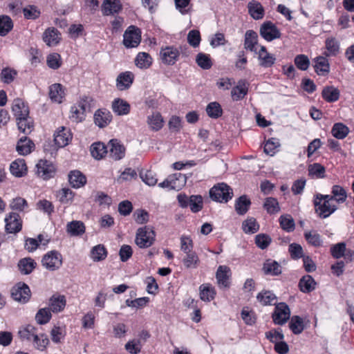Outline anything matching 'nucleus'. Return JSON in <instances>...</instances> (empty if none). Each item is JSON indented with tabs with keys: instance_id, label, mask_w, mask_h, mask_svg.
I'll return each instance as SVG.
<instances>
[{
	"instance_id": "obj_51",
	"label": "nucleus",
	"mask_w": 354,
	"mask_h": 354,
	"mask_svg": "<svg viewBox=\"0 0 354 354\" xmlns=\"http://www.w3.org/2000/svg\"><path fill=\"white\" fill-rule=\"evenodd\" d=\"M24 17L27 19H36L41 15L39 9L34 5H28L23 8Z\"/></svg>"
},
{
	"instance_id": "obj_59",
	"label": "nucleus",
	"mask_w": 354,
	"mask_h": 354,
	"mask_svg": "<svg viewBox=\"0 0 354 354\" xmlns=\"http://www.w3.org/2000/svg\"><path fill=\"white\" fill-rule=\"evenodd\" d=\"M95 106V101L93 98L88 95H83L81 97L80 102H79V106L81 109V110L83 111V112H85L86 111H90L91 109L94 107Z\"/></svg>"
},
{
	"instance_id": "obj_47",
	"label": "nucleus",
	"mask_w": 354,
	"mask_h": 354,
	"mask_svg": "<svg viewBox=\"0 0 354 354\" xmlns=\"http://www.w3.org/2000/svg\"><path fill=\"white\" fill-rule=\"evenodd\" d=\"M263 207L269 214H274L280 211V207L277 200L272 197L266 198Z\"/></svg>"
},
{
	"instance_id": "obj_31",
	"label": "nucleus",
	"mask_w": 354,
	"mask_h": 354,
	"mask_svg": "<svg viewBox=\"0 0 354 354\" xmlns=\"http://www.w3.org/2000/svg\"><path fill=\"white\" fill-rule=\"evenodd\" d=\"M322 97L328 102H334L339 100V91L333 86H325L322 92Z\"/></svg>"
},
{
	"instance_id": "obj_3",
	"label": "nucleus",
	"mask_w": 354,
	"mask_h": 354,
	"mask_svg": "<svg viewBox=\"0 0 354 354\" xmlns=\"http://www.w3.org/2000/svg\"><path fill=\"white\" fill-rule=\"evenodd\" d=\"M155 232L149 226L138 229L135 242L140 248H147L153 245L155 241Z\"/></svg>"
},
{
	"instance_id": "obj_55",
	"label": "nucleus",
	"mask_w": 354,
	"mask_h": 354,
	"mask_svg": "<svg viewBox=\"0 0 354 354\" xmlns=\"http://www.w3.org/2000/svg\"><path fill=\"white\" fill-rule=\"evenodd\" d=\"M326 177V168L320 163L311 164V178H324Z\"/></svg>"
},
{
	"instance_id": "obj_42",
	"label": "nucleus",
	"mask_w": 354,
	"mask_h": 354,
	"mask_svg": "<svg viewBox=\"0 0 354 354\" xmlns=\"http://www.w3.org/2000/svg\"><path fill=\"white\" fill-rule=\"evenodd\" d=\"M242 229L245 234H254L259 231V225L254 218L250 217L243 222Z\"/></svg>"
},
{
	"instance_id": "obj_23",
	"label": "nucleus",
	"mask_w": 354,
	"mask_h": 354,
	"mask_svg": "<svg viewBox=\"0 0 354 354\" xmlns=\"http://www.w3.org/2000/svg\"><path fill=\"white\" fill-rule=\"evenodd\" d=\"M34 147V143L27 136H23L17 142L16 150L19 154L26 156L31 152Z\"/></svg>"
},
{
	"instance_id": "obj_10",
	"label": "nucleus",
	"mask_w": 354,
	"mask_h": 354,
	"mask_svg": "<svg viewBox=\"0 0 354 354\" xmlns=\"http://www.w3.org/2000/svg\"><path fill=\"white\" fill-rule=\"evenodd\" d=\"M37 173L44 180H48L54 177L56 173L55 165L46 160H40L36 165Z\"/></svg>"
},
{
	"instance_id": "obj_18",
	"label": "nucleus",
	"mask_w": 354,
	"mask_h": 354,
	"mask_svg": "<svg viewBox=\"0 0 354 354\" xmlns=\"http://www.w3.org/2000/svg\"><path fill=\"white\" fill-rule=\"evenodd\" d=\"M12 111L16 120L29 116L28 106L19 98L14 100Z\"/></svg>"
},
{
	"instance_id": "obj_25",
	"label": "nucleus",
	"mask_w": 354,
	"mask_h": 354,
	"mask_svg": "<svg viewBox=\"0 0 354 354\" xmlns=\"http://www.w3.org/2000/svg\"><path fill=\"white\" fill-rule=\"evenodd\" d=\"M313 67L318 75L326 77L328 75L330 71L328 61L324 57H317L315 59V64Z\"/></svg>"
},
{
	"instance_id": "obj_30",
	"label": "nucleus",
	"mask_w": 354,
	"mask_h": 354,
	"mask_svg": "<svg viewBox=\"0 0 354 354\" xmlns=\"http://www.w3.org/2000/svg\"><path fill=\"white\" fill-rule=\"evenodd\" d=\"M64 95V88L62 84H54L49 87V97L52 101L61 103Z\"/></svg>"
},
{
	"instance_id": "obj_12",
	"label": "nucleus",
	"mask_w": 354,
	"mask_h": 354,
	"mask_svg": "<svg viewBox=\"0 0 354 354\" xmlns=\"http://www.w3.org/2000/svg\"><path fill=\"white\" fill-rule=\"evenodd\" d=\"M230 276L231 270L229 267L226 266H218L216 273V279L219 287L223 288H229Z\"/></svg>"
},
{
	"instance_id": "obj_54",
	"label": "nucleus",
	"mask_w": 354,
	"mask_h": 354,
	"mask_svg": "<svg viewBox=\"0 0 354 354\" xmlns=\"http://www.w3.org/2000/svg\"><path fill=\"white\" fill-rule=\"evenodd\" d=\"M51 318V313L48 308H41L35 315V319L39 324L48 323Z\"/></svg>"
},
{
	"instance_id": "obj_15",
	"label": "nucleus",
	"mask_w": 354,
	"mask_h": 354,
	"mask_svg": "<svg viewBox=\"0 0 354 354\" xmlns=\"http://www.w3.org/2000/svg\"><path fill=\"white\" fill-rule=\"evenodd\" d=\"M160 54L162 62L167 65H174L179 56L178 50L173 46L162 48Z\"/></svg>"
},
{
	"instance_id": "obj_14",
	"label": "nucleus",
	"mask_w": 354,
	"mask_h": 354,
	"mask_svg": "<svg viewBox=\"0 0 354 354\" xmlns=\"http://www.w3.org/2000/svg\"><path fill=\"white\" fill-rule=\"evenodd\" d=\"M109 156L115 160H121L124 157L125 148L118 140L112 139L109 142Z\"/></svg>"
},
{
	"instance_id": "obj_53",
	"label": "nucleus",
	"mask_w": 354,
	"mask_h": 354,
	"mask_svg": "<svg viewBox=\"0 0 354 354\" xmlns=\"http://www.w3.org/2000/svg\"><path fill=\"white\" fill-rule=\"evenodd\" d=\"M163 120L158 113L148 117V124L153 130L158 131L162 127Z\"/></svg>"
},
{
	"instance_id": "obj_35",
	"label": "nucleus",
	"mask_w": 354,
	"mask_h": 354,
	"mask_svg": "<svg viewBox=\"0 0 354 354\" xmlns=\"http://www.w3.org/2000/svg\"><path fill=\"white\" fill-rule=\"evenodd\" d=\"M331 194L334 201L341 204L344 203L347 198V192L344 187L339 185H334L331 187Z\"/></svg>"
},
{
	"instance_id": "obj_6",
	"label": "nucleus",
	"mask_w": 354,
	"mask_h": 354,
	"mask_svg": "<svg viewBox=\"0 0 354 354\" xmlns=\"http://www.w3.org/2000/svg\"><path fill=\"white\" fill-rule=\"evenodd\" d=\"M5 231L8 234H17L22 229V221L17 212H10L5 217Z\"/></svg>"
},
{
	"instance_id": "obj_1",
	"label": "nucleus",
	"mask_w": 354,
	"mask_h": 354,
	"mask_svg": "<svg viewBox=\"0 0 354 354\" xmlns=\"http://www.w3.org/2000/svg\"><path fill=\"white\" fill-rule=\"evenodd\" d=\"M209 198L215 202L227 203L233 196L232 189L226 183L214 185L209 191Z\"/></svg>"
},
{
	"instance_id": "obj_29",
	"label": "nucleus",
	"mask_w": 354,
	"mask_h": 354,
	"mask_svg": "<svg viewBox=\"0 0 354 354\" xmlns=\"http://www.w3.org/2000/svg\"><path fill=\"white\" fill-rule=\"evenodd\" d=\"M121 8L118 0H105L102 4V11L104 15H110L118 13Z\"/></svg>"
},
{
	"instance_id": "obj_13",
	"label": "nucleus",
	"mask_w": 354,
	"mask_h": 354,
	"mask_svg": "<svg viewBox=\"0 0 354 354\" xmlns=\"http://www.w3.org/2000/svg\"><path fill=\"white\" fill-rule=\"evenodd\" d=\"M72 139V134L68 129L62 127L54 134V142L58 147L66 146Z\"/></svg>"
},
{
	"instance_id": "obj_11",
	"label": "nucleus",
	"mask_w": 354,
	"mask_h": 354,
	"mask_svg": "<svg viewBox=\"0 0 354 354\" xmlns=\"http://www.w3.org/2000/svg\"><path fill=\"white\" fill-rule=\"evenodd\" d=\"M12 298L21 303H26L30 297V290L24 283H19L11 291Z\"/></svg>"
},
{
	"instance_id": "obj_4",
	"label": "nucleus",
	"mask_w": 354,
	"mask_h": 354,
	"mask_svg": "<svg viewBox=\"0 0 354 354\" xmlns=\"http://www.w3.org/2000/svg\"><path fill=\"white\" fill-rule=\"evenodd\" d=\"M141 31L140 28L130 26L123 35V44L127 48H134L139 45L141 40Z\"/></svg>"
},
{
	"instance_id": "obj_49",
	"label": "nucleus",
	"mask_w": 354,
	"mask_h": 354,
	"mask_svg": "<svg viewBox=\"0 0 354 354\" xmlns=\"http://www.w3.org/2000/svg\"><path fill=\"white\" fill-rule=\"evenodd\" d=\"M289 327L294 334H300L304 330L303 319L299 316H293L289 322Z\"/></svg>"
},
{
	"instance_id": "obj_33",
	"label": "nucleus",
	"mask_w": 354,
	"mask_h": 354,
	"mask_svg": "<svg viewBox=\"0 0 354 354\" xmlns=\"http://www.w3.org/2000/svg\"><path fill=\"white\" fill-rule=\"evenodd\" d=\"M113 111L118 115H127L129 113V104L122 99H115L112 103Z\"/></svg>"
},
{
	"instance_id": "obj_60",
	"label": "nucleus",
	"mask_w": 354,
	"mask_h": 354,
	"mask_svg": "<svg viewBox=\"0 0 354 354\" xmlns=\"http://www.w3.org/2000/svg\"><path fill=\"white\" fill-rule=\"evenodd\" d=\"M28 203L26 199L21 197H17L13 198L10 203V207L12 210H17L19 212L24 211L26 208L28 207Z\"/></svg>"
},
{
	"instance_id": "obj_46",
	"label": "nucleus",
	"mask_w": 354,
	"mask_h": 354,
	"mask_svg": "<svg viewBox=\"0 0 354 354\" xmlns=\"http://www.w3.org/2000/svg\"><path fill=\"white\" fill-rule=\"evenodd\" d=\"M13 28L11 18L7 15L0 16V36H6Z\"/></svg>"
},
{
	"instance_id": "obj_37",
	"label": "nucleus",
	"mask_w": 354,
	"mask_h": 354,
	"mask_svg": "<svg viewBox=\"0 0 354 354\" xmlns=\"http://www.w3.org/2000/svg\"><path fill=\"white\" fill-rule=\"evenodd\" d=\"M348 133V127L342 122L334 124L331 129L332 135L337 139H344Z\"/></svg>"
},
{
	"instance_id": "obj_20",
	"label": "nucleus",
	"mask_w": 354,
	"mask_h": 354,
	"mask_svg": "<svg viewBox=\"0 0 354 354\" xmlns=\"http://www.w3.org/2000/svg\"><path fill=\"white\" fill-rule=\"evenodd\" d=\"M262 270L266 275L278 276L281 273V267L276 261L268 259L263 263Z\"/></svg>"
},
{
	"instance_id": "obj_39",
	"label": "nucleus",
	"mask_w": 354,
	"mask_h": 354,
	"mask_svg": "<svg viewBox=\"0 0 354 354\" xmlns=\"http://www.w3.org/2000/svg\"><path fill=\"white\" fill-rule=\"evenodd\" d=\"M16 120L18 129L22 133L25 134H28L33 130V122L29 116L22 118L20 119H17Z\"/></svg>"
},
{
	"instance_id": "obj_50",
	"label": "nucleus",
	"mask_w": 354,
	"mask_h": 354,
	"mask_svg": "<svg viewBox=\"0 0 354 354\" xmlns=\"http://www.w3.org/2000/svg\"><path fill=\"white\" fill-rule=\"evenodd\" d=\"M196 62L197 64L203 69H209L212 66V62L209 55L200 53L197 55Z\"/></svg>"
},
{
	"instance_id": "obj_63",
	"label": "nucleus",
	"mask_w": 354,
	"mask_h": 354,
	"mask_svg": "<svg viewBox=\"0 0 354 354\" xmlns=\"http://www.w3.org/2000/svg\"><path fill=\"white\" fill-rule=\"evenodd\" d=\"M142 348L140 339H133L125 344V349L131 354H138Z\"/></svg>"
},
{
	"instance_id": "obj_7",
	"label": "nucleus",
	"mask_w": 354,
	"mask_h": 354,
	"mask_svg": "<svg viewBox=\"0 0 354 354\" xmlns=\"http://www.w3.org/2000/svg\"><path fill=\"white\" fill-rule=\"evenodd\" d=\"M41 263L47 270H57L62 263V254L56 250L50 251L43 257Z\"/></svg>"
},
{
	"instance_id": "obj_34",
	"label": "nucleus",
	"mask_w": 354,
	"mask_h": 354,
	"mask_svg": "<svg viewBox=\"0 0 354 354\" xmlns=\"http://www.w3.org/2000/svg\"><path fill=\"white\" fill-rule=\"evenodd\" d=\"M200 298L204 301H210L214 299L216 295L214 288L209 283L202 284L200 288Z\"/></svg>"
},
{
	"instance_id": "obj_32",
	"label": "nucleus",
	"mask_w": 354,
	"mask_h": 354,
	"mask_svg": "<svg viewBox=\"0 0 354 354\" xmlns=\"http://www.w3.org/2000/svg\"><path fill=\"white\" fill-rule=\"evenodd\" d=\"M66 231L71 236H80L85 232V225L82 221H73L67 223Z\"/></svg>"
},
{
	"instance_id": "obj_8",
	"label": "nucleus",
	"mask_w": 354,
	"mask_h": 354,
	"mask_svg": "<svg viewBox=\"0 0 354 354\" xmlns=\"http://www.w3.org/2000/svg\"><path fill=\"white\" fill-rule=\"evenodd\" d=\"M290 315V310L288 306L284 302H281L275 306L272 318L275 324L283 325L289 319Z\"/></svg>"
},
{
	"instance_id": "obj_40",
	"label": "nucleus",
	"mask_w": 354,
	"mask_h": 354,
	"mask_svg": "<svg viewBox=\"0 0 354 354\" xmlns=\"http://www.w3.org/2000/svg\"><path fill=\"white\" fill-rule=\"evenodd\" d=\"M135 63L140 68H148L152 64V58L147 53H139L136 57Z\"/></svg>"
},
{
	"instance_id": "obj_5",
	"label": "nucleus",
	"mask_w": 354,
	"mask_h": 354,
	"mask_svg": "<svg viewBox=\"0 0 354 354\" xmlns=\"http://www.w3.org/2000/svg\"><path fill=\"white\" fill-rule=\"evenodd\" d=\"M260 35L267 41H272L281 37V32L277 26L270 21L263 22L259 30Z\"/></svg>"
},
{
	"instance_id": "obj_41",
	"label": "nucleus",
	"mask_w": 354,
	"mask_h": 354,
	"mask_svg": "<svg viewBox=\"0 0 354 354\" xmlns=\"http://www.w3.org/2000/svg\"><path fill=\"white\" fill-rule=\"evenodd\" d=\"M107 153L106 147L102 142H95L91 146V153L95 159L100 160Z\"/></svg>"
},
{
	"instance_id": "obj_36",
	"label": "nucleus",
	"mask_w": 354,
	"mask_h": 354,
	"mask_svg": "<svg viewBox=\"0 0 354 354\" xmlns=\"http://www.w3.org/2000/svg\"><path fill=\"white\" fill-rule=\"evenodd\" d=\"M49 304L50 306V310L53 313L60 312L66 306L65 297L63 295H53L50 299Z\"/></svg>"
},
{
	"instance_id": "obj_61",
	"label": "nucleus",
	"mask_w": 354,
	"mask_h": 354,
	"mask_svg": "<svg viewBox=\"0 0 354 354\" xmlns=\"http://www.w3.org/2000/svg\"><path fill=\"white\" fill-rule=\"evenodd\" d=\"M271 241V238L266 234H259L255 236V243L261 250L267 248Z\"/></svg>"
},
{
	"instance_id": "obj_48",
	"label": "nucleus",
	"mask_w": 354,
	"mask_h": 354,
	"mask_svg": "<svg viewBox=\"0 0 354 354\" xmlns=\"http://www.w3.org/2000/svg\"><path fill=\"white\" fill-rule=\"evenodd\" d=\"M257 300L264 306L272 305V301L277 299L276 295L270 290H264L257 296Z\"/></svg>"
},
{
	"instance_id": "obj_24",
	"label": "nucleus",
	"mask_w": 354,
	"mask_h": 354,
	"mask_svg": "<svg viewBox=\"0 0 354 354\" xmlns=\"http://www.w3.org/2000/svg\"><path fill=\"white\" fill-rule=\"evenodd\" d=\"M248 8L249 14L254 19L259 20L264 17V8L259 2L254 0L250 1Z\"/></svg>"
},
{
	"instance_id": "obj_26",
	"label": "nucleus",
	"mask_w": 354,
	"mask_h": 354,
	"mask_svg": "<svg viewBox=\"0 0 354 354\" xmlns=\"http://www.w3.org/2000/svg\"><path fill=\"white\" fill-rule=\"evenodd\" d=\"M250 205V198L246 195H242L236 200L234 209L239 215H244L249 210Z\"/></svg>"
},
{
	"instance_id": "obj_17",
	"label": "nucleus",
	"mask_w": 354,
	"mask_h": 354,
	"mask_svg": "<svg viewBox=\"0 0 354 354\" xmlns=\"http://www.w3.org/2000/svg\"><path fill=\"white\" fill-rule=\"evenodd\" d=\"M112 115L106 109H98L94 114L95 124L100 128L106 127L111 121Z\"/></svg>"
},
{
	"instance_id": "obj_16",
	"label": "nucleus",
	"mask_w": 354,
	"mask_h": 354,
	"mask_svg": "<svg viewBox=\"0 0 354 354\" xmlns=\"http://www.w3.org/2000/svg\"><path fill=\"white\" fill-rule=\"evenodd\" d=\"M134 80L133 74L130 71L120 73L116 79V87L120 91L130 88Z\"/></svg>"
},
{
	"instance_id": "obj_58",
	"label": "nucleus",
	"mask_w": 354,
	"mask_h": 354,
	"mask_svg": "<svg viewBox=\"0 0 354 354\" xmlns=\"http://www.w3.org/2000/svg\"><path fill=\"white\" fill-rule=\"evenodd\" d=\"M346 252V243L344 242H339L337 244L333 245L330 247L331 255L335 259H339L342 257Z\"/></svg>"
},
{
	"instance_id": "obj_27",
	"label": "nucleus",
	"mask_w": 354,
	"mask_h": 354,
	"mask_svg": "<svg viewBox=\"0 0 354 354\" xmlns=\"http://www.w3.org/2000/svg\"><path fill=\"white\" fill-rule=\"evenodd\" d=\"M68 181L73 187L79 188L86 184V178L82 172L74 170L68 174Z\"/></svg>"
},
{
	"instance_id": "obj_52",
	"label": "nucleus",
	"mask_w": 354,
	"mask_h": 354,
	"mask_svg": "<svg viewBox=\"0 0 354 354\" xmlns=\"http://www.w3.org/2000/svg\"><path fill=\"white\" fill-rule=\"evenodd\" d=\"M184 266L187 268H196L198 266L199 259L195 252L187 253L183 259Z\"/></svg>"
},
{
	"instance_id": "obj_43",
	"label": "nucleus",
	"mask_w": 354,
	"mask_h": 354,
	"mask_svg": "<svg viewBox=\"0 0 354 354\" xmlns=\"http://www.w3.org/2000/svg\"><path fill=\"white\" fill-rule=\"evenodd\" d=\"M107 256V251L103 245L99 244L94 246L91 250V258L94 261L104 260Z\"/></svg>"
},
{
	"instance_id": "obj_38",
	"label": "nucleus",
	"mask_w": 354,
	"mask_h": 354,
	"mask_svg": "<svg viewBox=\"0 0 354 354\" xmlns=\"http://www.w3.org/2000/svg\"><path fill=\"white\" fill-rule=\"evenodd\" d=\"M36 263L31 258H24L19 261L18 267L24 274H30L35 268Z\"/></svg>"
},
{
	"instance_id": "obj_28",
	"label": "nucleus",
	"mask_w": 354,
	"mask_h": 354,
	"mask_svg": "<svg viewBox=\"0 0 354 354\" xmlns=\"http://www.w3.org/2000/svg\"><path fill=\"white\" fill-rule=\"evenodd\" d=\"M11 174L15 177L20 178L26 174L27 167L25 161L22 159H17L12 162L10 166Z\"/></svg>"
},
{
	"instance_id": "obj_64",
	"label": "nucleus",
	"mask_w": 354,
	"mask_h": 354,
	"mask_svg": "<svg viewBox=\"0 0 354 354\" xmlns=\"http://www.w3.org/2000/svg\"><path fill=\"white\" fill-rule=\"evenodd\" d=\"M201 34L198 30H192L187 35V41L190 46L196 48L199 46L201 42Z\"/></svg>"
},
{
	"instance_id": "obj_2",
	"label": "nucleus",
	"mask_w": 354,
	"mask_h": 354,
	"mask_svg": "<svg viewBox=\"0 0 354 354\" xmlns=\"http://www.w3.org/2000/svg\"><path fill=\"white\" fill-rule=\"evenodd\" d=\"M178 204L182 208L189 207L193 213L200 212L203 207V198L201 195H192L189 197L185 194H179L177 196Z\"/></svg>"
},
{
	"instance_id": "obj_57",
	"label": "nucleus",
	"mask_w": 354,
	"mask_h": 354,
	"mask_svg": "<svg viewBox=\"0 0 354 354\" xmlns=\"http://www.w3.org/2000/svg\"><path fill=\"white\" fill-rule=\"evenodd\" d=\"M170 176L172 181L175 183L174 185V190H180L185 185L187 182V176L185 174L176 173Z\"/></svg>"
},
{
	"instance_id": "obj_9",
	"label": "nucleus",
	"mask_w": 354,
	"mask_h": 354,
	"mask_svg": "<svg viewBox=\"0 0 354 354\" xmlns=\"http://www.w3.org/2000/svg\"><path fill=\"white\" fill-rule=\"evenodd\" d=\"M313 205L315 213L320 218H326L333 214L337 209V206L331 205L328 202H322L319 200L313 199Z\"/></svg>"
},
{
	"instance_id": "obj_56",
	"label": "nucleus",
	"mask_w": 354,
	"mask_h": 354,
	"mask_svg": "<svg viewBox=\"0 0 354 354\" xmlns=\"http://www.w3.org/2000/svg\"><path fill=\"white\" fill-rule=\"evenodd\" d=\"M37 328L32 325L28 324L24 329L19 331V335L21 339L30 340L37 335Z\"/></svg>"
},
{
	"instance_id": "obj_45",
	"label": "nucleus",
	"mask_w": 354,
	"mask_h": 354,
	"mask_svg": "<svg viewBox=\"0 0 354 354\" xmlns=\"http://www.w3.org/2000/svg\"><path fill=\"white\" fill-rule=\"evenodd\" d=\"M206 112L209 118L216 119L222 115L223 110L219 103L213 102L207 104Z\"/></svg>"
},
{
	"instance_id": "obj_21",
	"label": "nucleus",
	"mask_w": 354,
	"mask_h": 354,
	"mask_svg": "<svg viewBox=\"0 0 354 354\" xmlns=\"http://www.w3.org/2000/svg\"><path fill=\"white\" fill-rule=\"evenodd\" d=\"M59 32L55 28H49L43 34V40L48 46H56L60 41Z\"/></svg>"
},
{
	"instance_id": "obj_19",
	"label": "nucleus",
	"mask_w": 354,
	"mask_h": 354,
	"mask_svg": "<svg viewBox=\"0 0 354 354\" xmlns=\"http://www.w3.org/2000/svg\"><path fill=\"white\" fill-rule=\"evenodd\" d=\"M248 87L245 80H241L238 82L236 86L232 88L231 95L234 101H239L244 98L248 94Z\"/></svg>"
},
{
	"instance_id": "obj_44",
	"label": "nucleus",
	"mask_w": 354,
	"mask_h": 354,
	"mask_svg": "<svg viewBox=\"0 0 354 354\" xmlns=\"http://www.w3.org/2000/svg\"><path fill=\"white\" fill-rule=\"evenodd\" d=\"M279 221L281 227L287 232H291L295 230V221L290 215H281L279 218Z\"/></svg>"
},
{
	"instance_id": "obj_22",
	"label": "nucleus",
	"mask_w": 354,
	"mask_h": 354,
	"mask_svg": "<svg viewBox=\"0 0 354 354\" xmlns=\"http://www.w3.org/2000/svg\"><path fill=\"white\" fill-rule=\"evenodd\" d=\"M257 44H258L257 33L252 30H247L245 34L244 48L246 50H249L252 52L257 53V48H255V46Z\"/></svg>"
},
{
	"instance_id": "obj_62",
	"label": "nucleus",
	"mask_w": 354,
	"mask_h": 354,
	"mask_svg": "<svg viewBox=\"0 0 354 354\" xmlns=\"http://www.w3.org/2000/svg\"><path fill=\"white\" fill-rule=\"evenodd\" d=\"M294 62L297 68L301 71H306L309 67L310 61L308 56L305 55H297Z\"/></svg>"
}]
</instances>
